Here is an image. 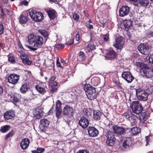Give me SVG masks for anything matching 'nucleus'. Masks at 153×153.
I'll return each instance as SVG.
<instances>
[{"label": "nucleus", "mask_w": 153, "mask_h": 153, "mask_svg": "<svg viewBox=\"0 0 153 153\" xmlns=\"http://www.w3.org/2000/svg\"><path fill=\"white\" fill-rule=\"evenodd\" d=\"M139 67L143 73V77L147 79H151L153 77V69L149 67L147 65L141 63L140 64Z\"/></svg>", "instance_id": "nucleus-1"}, {"label": "nucleus", "mask_w": 153, "mask_h": 153, "mask_svg": "<svg viewBox=\"0 0 153 153\" xmlns=\"http://www.w3.org/2000/svg\"><path fill=\"white\" fill-rule=\"evenodd\" d=\"M84 88L89 99L93 100L96 98L97 93L95 88L90 84H86L85 85Z\"/></svg>", "instance_id": "nucleus-2"}, {"label": "nucleus", "mask_w": 153, "mask_h": 153, "mask_svg": "<svg viewBox=\"0 0 153 153\" xmlns=\"http://www.w3.org/2000/svg\"><path fill=\"white\" fill-rule=\"evenodd\" d=\"M35 40L34 44H33V47L27 46V47L30 50L32 51H35L37 50L38 48H41L44 43V39L43 37L39 35H36Z\"/></svg>", "instance_id": "nucleus-3"}, {"label": "nucleus", "mask_w": 153, "mask_h": 153, "mask_svg": "<svg viewBox=\"0 0 153 153\" xmlns=\"http://www.w3.org/2000/svg\"><path fill=\"white\" fill-rule=\"evenodd\" d=\"M122 149L124 151H127L132 149L134 144L131 138L127 137L125 138L122 144Z\"/></svg>", "instance_id": "nucleus-4"}, {"label": "nucleus", "mask_w": 153, "mask_h": 153, "mask_svg": "<svg viewBox=\"0 0 153 153\" xmlns=\"http://www.w3.org/2000/svg\"><path fill=\"white\" fill-rule=\"evenodd\" d=\"M30 17L33 20L39 22L42 21L44 16L42 13L40 12H37L36 10H32L29 13Z\"/></svg>", "instance_id": "nucleus-5"}, {"label": "nucleus", "mask_w": 153, "mask_h": 153, "mask_svg": "<svg viewBox=\"0 0 153 153\" xmlns=\"http://www.w3.org/2000/svg\"><path fill=\"white\" fill-rule=\"evenodd\" d=\"M136 94L138 99L142 101H146L148 97V94L145 90L138 88L136 90Z\"/></svg>", "instance_id": "nucleus-6"}, {"label": "nucleus", "mask_w": 153, "mask_h": 153, "mask_svg": "<svg viewBox=\"0 0 153 153\" xmlns=\"http://www.w3.org/2000/svg\"><path fill=\"white\" fill-rule=\"evenodd\" d=\"M131 107L133 112L137 114L141 113L143 109L142 105L138 101H133Z\"/></svg>", "instance_id": "nucleus-7"}, {"label": "nucleus", "mask_w": 153, "mask_h": 153, "mask_svg": "<svg viewBox=\"0 0 153 153\" xmlns=\"http://www.w3.org/2000/svg\"><path fill=\"white\" fill-rule=\"evenodd\" d=\"M123 116L129 120L131 123V125H135L136 124L137 116L134 114L131 111H128L122 114Z\"/></svg>", "instance_id": "nucleus-8"}, {"label": "nucleus", "mask_w": 153, "mask_h": 153, "mask_svg": "<svg viewBox=\"0 0 153 153\" xmlns=\"http://www.w3.org/2000/svg\"><path fill=\"white\" fill-rule=\"evenodd\" d=\"M107 140L106 143L108 146H112L115 143L116 139L113 133L110 131H108L106 135Z\"/></svg>", "instance_id": "nucleus-9"}, {"label": "nucleus", "mask_w": 153, "mask_h": 153, "mask_svg": "<svg viewBox=\"0 0 153 153\" xmlns=\"http://www.w3.org/2000/svg\"><path fill=\"white\" fill-rule=\"evenodd\" d=\"M140 52L144 55H148L150 52L148 44L147 43H140L137 47Z\"/></svg>", "instance_id": "nucleus-10"}, {"label": "nucleus", "mask_w": 153, "mask_h": 153, "mask_svg": "<svg viewBox=\"0 0 153 153\" xmlns=\"http://www.w3.org/2000/svg\"><path fill=\"white\" fill-rule=\"evenodd\" d=\"M128 129L129 130L128 132H126V136L129 137L131 138L133 136L137 135V134L140 132V128L137 127H133L130 128H127V130Z\"/></svg>", "instance_id": "nucleus-11"}, {"label": "nucleus", "mask_w": 153, "mask_h": 153, "mask_svg": "<svg viewBox=\"0 0 153 153\" xmlns=\"http://www.w3.org/2000/svg\"><path fill=\"white\" fill-rule=\"evenodd\" d=\"M74 112V109L68 105H66L63 109V114L65 116L73 117Z\"/></svg>", "instance_id": "nucleus-12"}, {"label": "nucleus", "mask_w": 153, "mask_h": 153, "mask_svg": "<svg viewBox=\"0 0 153 153\" xmlns=\"http://www.w3.org/2000/svg\"><path fill=\"white\" fill-rule=\"evenodd\" d=\"M49 123V121L46 119H41L39 127L40 130L42 131H45L48 128Z\"/></svg>", "instance_id": "nucleus-13"}, {"label": "nucleus", "mask_w": 153, "mask_h": 153, "mask_svg": "<svg viewBox=\"0 0 153 153\" xmlns=\"http://www.w3.org/2000/svg\"><path fill=\"white\" fill-rule=\"evenodd\" d=\"M115 41L116 43L114 45V46L117 49H122L124 44L122 37L120 36H116Z\"/></svg>", "instance_id": "nucleus-14"}, {"label": "nucleus", "mask_w": 153, "mask_h": 153, "mask_svg": "<svg viewBox=\"0 0 153 153\" xmlns=\"http://www.w3.org/2000/svg\"><path fill=\"white\" fill-rule=\"evenodd\" d=\"M122 76L128 83L131 82L134 79V77L131 73L129 71L123 72Z\"/></svg>", "instance_id": "nucleus-15"}, {"label": "nucleus", "mask_w": 153, "mask_h": 153, "mask_svg": "<svg viewBox=\"0 0 153 153\" xmlns=\"http://www.w3.org/2000/svg\"><path fill=\"white\" fill-rule=\"evenodd\" d=\"M19 79V75L14 74H12L8 77V81L9 82L13 84H16Z\"/></svg>", "instance_id": "nucleus-16"}, {"label": "nucleus", "mask_w": 153, "mask_h": 153, "mask_svg": "<svg viewBox=\"0 0 153 153\" xmlns=\"http://www.w3.org/2000/svg\"><path fill=\"white\" fill-rule=\"evenodd\" d=\"M89 123L88 119L84 116L81 117L79 121V125L84 128H86L88 126Z\"/></svg>", "instance_id": "nucleus-17"}, {"label": "nucleus", "mask_w": 153, "mask_h": 153, "mask_svg": "<svg viewBox=\"0 0 153 153\" xmlns=\"http://www.w3.org/2000/svg\"><path fill=\"white\" fill-rule=\"evenodd\" d=\"M113 128L114 133L119 135L123 134L126 131V129L123 127H119L115 126H113Z\"/></svg>", "instance_id": "nucleus-18"}, {"label": "nucleus", "mask_w": 153, "mask_h": 153, "mask_svg": "<svg viewBox=\"0 0 153 153\" xmlns=\"http://www.w3.org/2000/svg\"><path fill=\"white\" fill-rule=\"evenodd\" d=\"M89 135L91 137L97 136L99 133V131L94 127H89L88 128Z\"/></svg>", "instance_id": "nucleus-19"}, {"label": "nucleus", "mask_w": 153, "mask_h": 153, "mask_svg": "<svg viewBox=\"0 0 153 153\" xmlns=\"http://www.w3.org/2000/svg\"><path fill=\"white\" fill-rule=\"evenodd\" d=\"M130 11L129 8L127 6H124L120 9L119 16H120L123 17L127 15Z\"/></svg>", "instance_id": "nucleus-20"}, {"label": "nucleus", "mask_w": 153, "mask_h": 153, "mask_svg": "<svg viewBox=\"0 0 153 153\" xmlns=\"http://www.w3.org/2000/svg\"><path fill=\"white\" fill-rule=\"evenodd\" d=\"M4 116L6 120L11 119L15 116L14 111L13 110H9L6 111L4 114Z\"/></svg>", "instance_id": "nucleus-21"}, {"label": "nucleus", "mask_w": 153, "mask_h": 153, "mask_svg": "<svg viewBox=\"0 0 153 153\" xmlns=\"http://www.w3.org/2000/svg\"><path fill=\"white\" fill-rule=\"evenodd\" d=\"M106 54L107 57L110 59H113L116 58V53L112 48L109 49L107 51Z\"/></svg>", "instance_id": "nucleus-22"}, {"label": "nucleus", "mask_w": 153, "mask_h": 153, "mask_svg": "<svg viewBox=\"0 0 153 153\" xmlns=\"http://www.w3.org/2000/svg\"><path fill=\"white\" fill-rule=\"evenodd\" d=\"M30 143V140L27 138L23 139L20 143V146L23 149H26L29 146Z\"/></svg>", "instance_id": "nucleus-23"}, {"label": "nucleus", "mask_w": 153, "mask_h": 153, "mask_svg": "<svg viewBox=\"0 0 153 153\" xmlns=\"http://www.w3.org/2000/svg\"><path fill=\"white\" fill-rule=\"evenodd\" d=\"M48 16L51 20H53L56 17V11L53 9L47 10L46 11Z\"/></svg>", "instance_id": "nucleus-24"}, {"label": "nucleus", "mask_w": 153, "mask_h": 153, "mask_svg": "<svg viewBox=\"0 0 153 153\" xmlns=\"http://www.w3.org/2000/svg\"><path fill=\"white\" fill-rule=\"evenodd\" d=\"M30 88L29 84L25 83L22 84L20 89V92L22 94L25 93Z\"/></svg>", "instance_id": "nucleus-25"}, {"label": "nucleus", "mask_w": 153, "mask_h": 153, "mask_svg": "<svg viewBox=\"0 0 153 153\" xmlns=\"http://www.w3.org/2000/svg\"><path fill=\"white\" fill-rule=\"evenodd\" d=\"M102 114L99 110H94L93 112L94 118L95 120H99L101 119Z\"/></svg>", "instance_id": "nucleus-26"}, {"label": "nucleus", "mask_w": 153, "mask_h": 153, "mask_svg": "<svg viewBox=\"0 0 153 153\" xmlns=\"http://www.w3.org/2000/svg\"><path fill=\"white\" fill-rule=\"evenodd\" d=\"M36 37V35L33 33L31 34L28 36V42L30 45H32L33 44H34Z\"/></svg>", "instance_id": "nucleus-27"}, {"label": "nucleus", "mask_w": 153, "mask_h": 153, "mask_svg": "<svg viewBox=\"0 0 153 153\" xmlns=\"http://www.w3.org/2000/svg\"><path fill=\"white\" fill-rule=\"evenodd\" d=\"M21 58L22 60V62L24 64H26L29 65H31L32 64V61L29 60V57L22 55V56H21Z\"/></svg>", "instance_id": "nucleus-28"}, {"label": "nucleus", "mask_w": 153, "mask_h": 153, "mask_svg": "<svg viewBox=\"0 0 153 153\" xmlns=\"http://www.w3.org/2000/svg\"><path fill=\"white\" fill-rule=\"evenodd\" d=\"M100 78L98 77H93L91 79V83L92 85L96 86L100 83Z\"/></svg>", "instance_id": "nucleus-29"}, {"label": "nucleus", "mask_w": 153, "mask_h": 153, "mask_svg": "<svg viewBox=\"0 0 153 153\" xmlns=\"http://www.w3.org/2000/svg\"><path fill=\"white\" fill-rule=\"evenodd\" d=\"M35 88L40 94H44L47 92L46 90L44 88H43L39 85H36Z\"/></svg>", "instance_id": "nucleus-30"}, {"label": "nucleus", "mask_w": 153, "mask_h": 153, "mask_svg": "<svg viewBox=\"0 0 153 153\" xmlns=\"http://www.w3.org/2000/svg\"><path fill=\"white\" fill-rule=\"evenodd\" d=\"M132 22L130 19L125 20L123 21L124 26L126 28H129L132 25Z\"/></svg>", "instance_id": "nucleus-31"}, {"label": "nucleus", "mask_w": 153, "mask_h": 153, "mask_svg": "<svg viewBox=\"0 0 153 153\" xmlns=\"http://www.w3.org/2000/svg\"><path fill=\"white\" fill-rule=\"evenodd\" d=\"M39 111H36V113L34 115V117L36 119H39L42 117L43 115V111L41 108L39 109Z\"/></svg>", "instance_id": "nucleus-32"}, {"label": "nucleus", "mask_w": 153, "mask_h": 153, "mask_svg": "<svg viewBox=\"0 0 153 153\" xmlns=\"http://www.w3.org/2000/svg\"><path fill=\"white\" fill-rule=\"evenodd\" d=\"M84 115L87 117L91 116L92 114V111L91 109L84 108L83 111Z\"/></svg>", "instance_id": "nucleus-33"}, {"label": "nucleus", "mask_w": 153, "mask_h": 153, "mask_svg": "<svg viewBox=\"0 0 153 153\" xmlns=\"http://www.w3.org/2000/svg\"><path fill=\"white\" fill-rule=\"evenodd\" d=\"M28 19V17L27 16L21 15L20 17L19 21L20 23L24 24L26 23Z\"/></svg>", "instance_id": "nucleus-34"}, {"label": "nucleus", "mask_w": 153, "mask_h": 153, "mask_svg": "<svg viewBox=\"0 0 153 153\" xmlns=\"http://www.w3.org/2000/svg\"><path fill=\"white\" fill-rule=\"evenodd\" d=\"M138 4L140 6H147L149 4V0H138Z\"/></svg>", "instance_id": "nucleus-35"}, {"label": "nucleus", "mask_w": 153, "mask_h": 153, "mask_svg": "<svg viewBox=\"0 0 153 153\" xmlns=\"http://www.w3.org/2000/svg\"><path fill=\"white\" fill-rule=\"evenodd\" d=\"M10 126L9 125H5L1 127L0 131L2 133H6L10 129Z\"/></svg>", "instance_id": "nucleus-36"}, {"label": "nucleus", "mask_w": 153, "mask_h": 153, "mask_svg": "<svg viewBox=\"0 0 153 153\" xmlns=\"http://www.w3.org/2000/svg\"><path fill=\"white\" fill-rule=\"evenodd\" d=\"M38 32L42 35L44 37L47 39L49 36V34L48 33V31L45 30H39Z\"/></svg>", "instance_id": "nucleus-37"}, {"label": "nucleus", "mask_w": 153, "mask_h": 153, "mask_svg": "<svg viewBox=\"0 0 153 153\" xmlns=\"http://www.w3.org/2000/svg\"><path fill=\"white\" fill-rule=\"evenodd\" d=\"M79 61H84L86 59V56L84 53L82 51L79 52L78 53Z\"/></svg>", "instance_id": "nucleus-38"}, {"label": "nucleus", "mask_w": 153, "mask_h": 153, "mask_svg": "<svg viewBox=\"0 0 153 153\" xmlns=\"http://www.w3.org/2000/svg\"><path fill=\"white\" fill-rule=\"evenodd\" d=\"M8 61L10 62L11 64H15L16 61L14 59V56L11 53H10L8 56Z\"/></svg>", "instance_id": "nucleus-39"}, {"label": "nucleus", "mask_w": 153, "mask_h": 153, "mask_svg": "<svg viewBox=\"0 0 153 153\" xmlns=\"http://www.w3.org/2000/svg\"><path fill=\"white\" fill-rule=\"evenodd\" d=\"M96 48V46L94 45H91L90 44H88L86 48V50L88 52H90Z\"/></svg>", "instance_id": "nucleus-40"}, {"label": "nucleus", "mask_w": 153, "mask_h": 153, "mask_svg": "<svg viewBox=\"0 0 153 153\" xmlns=\"http://www.w3.org/2000/svg\"><path fill=\"white\" fill-rule=\"evenodd\" d=\"M19 100L16 95L14 94L12 95L11 102H13L15 105L17 106L16 103L19 101Z\"/></svg>", "instance_id": "nucleus-41"}, {"label": "nucleus", "mask_w": 153, "mask_h": 153, "mask_svg": "<svg viewBox=\"0 0 153 153\" xmlns=\"http://www.w3.org/2000/svg\"><path fill=\"white\" fill-rule=\"evenodd\" d=\"M45 150V149L41 147H38L36 150H32L31 152L32 153H42Z\"/></svg>", "instance_id": "nucleus-42"}, {"label": "nucleus", "mask_w": 153, "mask_h": 153, "mask_svg": "<svg viewBox=\"0 0 153 153\" xmlns=\"http://www.w3.org/2000/svg\"><path fill=\"white\" fill-rule=\"evenodd\" d=\"M56 117L58 119L61 118L62 117V109H56Z\"/></svg>", "instance_id": "nucleus-43"}, {"label": "nucleus", "mask_w": 153, "mask_h": 153, "mask_svg": "<svg viewBox=\"0 0 153 153\" xmlns=\"http://www.w3.org/2000/svg\"><path fill=\"white\" fill-rule=\"evenodd\" d=\"M15 131L13 130H12L5 137V139L7 140L10 137H12L15 134Z\"/></svg>", "instance_id": "nucleus-44"}, {"label": "nucleus", "mask_w": 153, "mask_h": 153, "mask_svg": "<svg viewBox=\"0 0 153 153\" xmlns=\"http://www.w3.org/2000/svg\"><path fill=\"white\" fill-rule=\"evenodd\" d=\"M0 10L1 13V14H0V18L1 19H3L6 14L4 12L3 9L1 6H0Z\"/></svg>", "instance_id": "nucleus-45"}, {"label": "nucleus", "mask_w": 153, "mask_h": 153, "mask_svg": "<svg viewBox=\"0 0 153 153\" xmlns=\"http://www.w3.org/2000/svg\"><path fill=\"white\" fill-rule=\"evenodd\" d=\"M56 109H62V103L59 100H57L56 102Z\"/></svg>", "instance_id": "nucleus-46"}, {"label": "nucleus", "mask_w": 153, "mask_h": 153, "mask_svg": "<svg viewBox=\"0 0 153 153\" xmlns=\"http://www.w3.org/2000/svg\"><path fill=\"white\" fill-rule=\"evenodd\" d=\"M142 116V115H140V121L143 123H146V122H147V117L146 116L143 117Z\"/></svg>", "instance_id": "nucleus-47"}, {"label": "nucleus", "mask_w": 153, "mask_h": 153, "mask_svg": "<svg viewBox=\"0 0 153 153\" xmlns=\"http://www.w3.org/2000/svg\"><path fill=\"white\" fill-rule=\"evenodd\" d=\"M74 39L71 37L68 40L66 44L70 46L73 44L74 43Z\"/></svg>", "instance_id": "nucleus-48"}, {"label": "nucleus", "mask_w": 153, "mask_h": 153, "mask_svg": "<svg viewBox=\"0 0 153 153\" xmlns=\"http://www.w3.org/2000/svg\"><path fill=\"white\" fill-rule=\"evenodd\" d=\"M12 95L8 94L5 97V100L9 102H11L12 99Z\"/></svg>", "instance_id": "nucleus-49"}, {"label": "nucleus", "mask_w": 153, "mask_h": 153, "mask_svg": "<svg viewBox=\"0 0 153 153\" xmlns=\"http://www.w3.org/2000/svg\"><path fill=\"white\" fill-rule=\"evenodd\" d=\"M102 37L105 41L107 42L109 40V37L106 34L103 35Z\"/></svg>", "instance_id": "nucleus-50"}, {"label": "nucleus", "mask_w": 153, "mask_h": 153, "mask_svg": "<svg viewBox=\"0 0 153 153\" xmlns=\"http://www.w3.org/2000/svg\"><path fill=\"white\" fill-rule=\"evenodd\" d=\"M76 153H89V152L86 149H80L78 150Z\"/></svg>", "instance_id": "nucleus-51"}, {"label": "nucleus", "mask_w": 153, "mask_h": 153, "mask_svg": "<svg viewBox=\"0 0 153 153\" xmlns=\"http://www.w3.org/2000/svg\"><path fill=\"white\" fill-rule=\"evenodd\" d=\"M73 17L74 19L76 20H78L79 18V16L78 14L74 13L73 15Z\"/></svg>", "instance_id": "nucleus-52"}, {"label": "nucleus", "mask_w": 153, "mask_h": 153, "mask_svg": "<svg viewBox=\"0 0 153 153\" xmlns=\"http://www.w3.org/2000/svg\"><path fill=\"white\" fill-rule=\"evenodd\" d=\"M4 27L3 24H1L0 25V35H1L4 33Z\"/></svg>", "instance_id": "nucleus-53"}, {"label": "nucleus", "mask_w": 153, "mask_h": 153, "mask_svg": "<svg viewBox=\"0 0 153 153\" xmlns=\"http://www.w3.org/2000/svg\"><path fill=\"white\" fill-rule=\"evenodd\" d=\"M148 60L149 62L153 64V54L150 56Z\"/></svg>", "instance_id": "nucleus-54"}, {"label": "nucleus", "mask_w": 153, "mask_h": 153, "mask_svg": "<svg viewBox=\"0 0 153 153\" xmlns=\"http://www.w3.org/2000/svg\"><path fill=\"white\" fill-rule=\"evenodd\" d=\"M146 35L147 36L149 37H151L153 35V31H149L147 32L146 33Z\"/></svg>", "instance_id": "nucleus-55"}, {"label": "nucleus", "mask_w": 153, "mask_h": 153, "mask_svg": "<svg viewBox=\"0 0 153 153\" xmlns=\"http://www.w3.org/2000/svg\"><path fill=\"white\" fill-rule=\"evenodd\" d=\"M101 23V25L100 26L102 27H105V22L104 20L103 19H100L99 21Z\"/></svg>", "instance_id": "nucleus-56"}, {"label": "nucleus", "mask_w": 153, "mask_h": 153, "mask_svg": "<svg viewBox=\"0 0 153 153\" xmlns=\"http://www.w3.org/2000/svg\"><path fill=\"white\" fill-rule=\"evenodd\" d=\"M21 5H24L25 6H27L28 4V2L25 0H24L20 2Z\"/></svg>", "instance_id": "nucleus-57"}, {"label": "nucleus", "mask_w": 153, "mask_h": 153, "mask_svg": "<svg viewBox=\"0 0 153 153\" xmlns=\"http://www.w3.org/2000/svg\"><path fill=\"white\" fill-rule=\"evenodd\" d=\"M56 78V77L55 76H51L50 78L49 79V82L50 83H52L53 81Z\"/></svg>", "instance_id": "nucleus-58"}, {"label": "nucleus", "mask_w": 153, "mask_h": 153, "mask_svg": "<svg viewBox=\"0 0 153 153\" xmlns=\"http://www.w3.org/2000/svg\"><path fill=\"white\" fill-rule=\"evenodd\" d=\"M64 46L61 44H59L56 45L55 48H56L57 49H59L61 48H64Z\"/></svg>", "instance_id": "nucleus-59"}, {"label": "nucleus", "mask_w": 153, "mask_h": 153, "mask_svg": "<svg viewBox=\"0 0 153 153\" xmlns=\"http://www.w3.org/2000/svg\"><path fill=\"white\" fill-rule=\"evenodd\" d=\"M151 137V135H149L147 136L146 137V145H147L149 144V142L150 141L149 138Z\"/></svg>", "instance_id": "nucleus-60"}, {"label": "nucleus", "mask_w": 153, "mask_h": 153, "mask_svg": "<svg viewBox=\"0 0 153 153\" xmlns=\"http://www.w3.org/2000/svg\"><path fill=\"white\" fill-rule=\"evenodd\" d=\"M86 27L87 28L89 29H93V26L92 25L90 24H88V23H86Z\"/></svg>", "instance_id": "nucleus-61"}, {"label": "nucleus", "mask_w": 153, "mask_h": 153, "mask_svg": "<svg viewBox=\"0 0 153 153\" xmlns=\"http://www.w3.org/2000/svg\"><path fill=\"white\" fill-rule=\"evenodd\" d=\"M75 40L76 41H78L80 39V36L79 33H78L75 36Z\"/></svg>", "instance_id": "nucleus-62"}, {"label": "nucleus", "mask_w": 153, "mask_h": 153, "mask_svg": "<svg viewBox=\"0 0 153 153\" xmlns=\"http://www.w3.org/2000/svg\"><path fill=\"white\" fill-rule=\"evenodd\" d=\"M58 91V88L56 87H54L52 88V89L51 90V92H56Z\"/></svg>", "instance_id": "nucleus-63"}, {"label": "nucleus", "mask_w": 153, "mask_h": 153, "mask_svg": "<svg viewBox=\"0 0 153 153\" xmlns=\"http://www.w3.org/2000/svg\"><path fill=\"white\" fill-rule=\"evenodd\" d=\"M56 65L58 67H61V64L59 62L58 58L56 61Z\"/></svg>", "instance_id": "nucleus-64"}]
</instances>
